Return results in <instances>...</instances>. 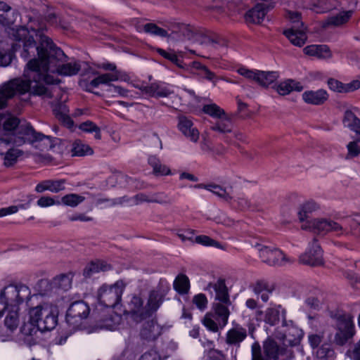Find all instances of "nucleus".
<instances>
[{
  "instance_id": "f257e3e1",
  "label": "nucleus",
  "mask_w": 360,
  "mask_h": 360,
  "mask_svg": "<svg viewBox=\"0 0 360 360\" xmlns=\"http://www.w3.org/2000/svg\"><path fill=\"white\" fill-rule=\"evenodd\" d=\"M32 34L13 44V51H20L25 60L30 59L24 70L25 79L16 78L4 84L0 89V109L6 105L8 99L15 94L30 92L34 96L51 98V89L47 85L55 84L57 79L49 75L56 71L63 76H73L81 70L82 63L72 60L59 64L66 57L51 38L44 34L43 28L30 27Z\"/></svg>"
},
{
  "instance_id": "f03ea898",
  "label": "nucleus",
  "mask_w": 360,
  "mask_h": 360,
  "mask_svg": "<svg viewBox=\"0 0 360 360\" xmlns=\"http://www.w3.org/2000/svg\"><path fill=\"white\" fill-rule=\"evenodd\" d=\"M1 122L3 134L13 139L16 146H20L26 142L41 141L46 137L42 134L36 133L25 120L22 121L13 115H4Z\"/></svg>"
},
{
  "instance_id": "7ed1b4c3",
  "label": "nucleus",
  "mask_w": 360,
  "mask_h": 360,
  "mask_svg": "<svg viewBox=\"0 0 360 360\" xmlns=\"http://www.w3.org/2000/svg\"><path fill=\"white\" fill-rule=\"evenodd\" d=\"M309 228L319 233L333 231L338 235H345L349 233L360 236V214H355L342 220V224H339L330 219H321L309 221Z\"/></svg>"
},
{
  "instance_id": "20e7f679",
  "label": "nucleus",
  "mask_w": 360,
  "mask_h": 360,
  "mask_svg": "<svg viewBox=\"0 0 360 360\" xmlns=\"http://www.w3.org/2000/svg\"><path fill=\"white\" fill-rule=\"evenodd\" d=\"M30 321L35 323L41 332L51 330L58 323V307L51 303H43L29 311Z\"/></svg>"
},
{
  "instance_id": "39448f33",
  "label": "nucleus",
  "mask_w": 360,
  "mask_h": 360,
  "mask_svg": "<svg viewBox=\"0 0 360 360\" xmlns=\"http://www.w3.org/2000/svg\"><path fill=\"white\" fill-rule=\"evenodd\" d=\"M30 295L31 291L27 285L11 284L1 291L0 300L6 309H16L25 300L30 298Z\"/></svg>"
},
{
  "instance_id": "423d86ee",
  "label": "nucleus",
  "mask_w": 360,
  "mask_h": 360,
  "mask_svg": "<svg viewBox=\"0 0 360 360\" xmlns=\"http://www.w3.org/2000/svg\"><path fill=\"white\" fill-rule=\"evenodd\" d=\"M125 287L122 280L116 281L113 285L103 284L98 290L99 303L106 307H115L121 301Z\"/></svg>"
},
{
  "instance_id": "0eeeda50",
  "label": "nucleus",
  "mask_w": 360,
  "mask_h": 360,
  "mask_svg": "<svg viewBox=\"0 0 360 360\" xmlns=\"http://www.w3.org/2000/svg\"><path fill=\"white\" fill-rule=\"evenodd\" d=\"M274 336L282 341L283 345L293 347L300 343L303 332L292 321L286 319L276 328Z\"/></svg>"
},
{
  "instance_id": "6e6552de",
  "label": "nucleus",
  "mask_w": 360,
  "mask_h": 360,
  "mask_svg": "<svg viewBox=\"0 0 360 360\" xmlns=\"http://www.w3.org/2000/svg\"><path fill=\"white\" fill-rule=\"evenodd\" d=\"M262 348L264 355L259 343L257 341L253 342L251 346L252 360H278L282 352V348L271 338H268L263 342Z\"/></svg>"
},
{
  "instance_id": "1a4fd4ad",
  "label": "nucleus",
  "mask_w": 360,
  "mask_h": 360,
  "mask_svg": "<svg viewBox=\"0 0 360 360\" xmlns=\"http://www.w3.org/2000/svg\"><path fill=\"white\" fill-rule=\"evenodd\" d=\"M124 314L129 321L136 324L153 316L147 306L143 305L142 298L138 295L132 296L124 310Z\"/></svg>"
},
{
  "instance_id": "9d476101",
  "label": "nucleus",
  "mask_w": 360,
  "mask_h": 360,
  "mask_svg": "<svg viewBox=\"0 0 360 360\" xmlns=\"http://www.w3.org/2000/svg\"><path fill=\"white\" fill-rule=\"evenodd\" d=\"M255 246L257 248L262 261L270 266H285L293 262L283 251L276 248L262 245L258 243Z\"/></svg>"
},
{
  "instance_id": "9b49d317",
  "label": "nucleus",
  "mask_w": 360,
  "mask_h": 360,
  "mask_svg": "<svg viewBox=\"0 0 360 360\" xmlns=\"http://www.w3.org/2000/svg\"><path fill=\"white\" fill-rule=\"evenodd\" d=\"M89 307L84 301H77L71 304L66 314V321L73 328H78L82 321L88 317Z\"/></svg>"
},
{
  "instance_id": "f8f14e48",
  "label": "nucleus",
  "mask_w": 360,
  "mask_h": 360,
  "mask_svg": "<svg viewBox=\"0 0 360 360\" xmlns=\"http://www.w3.org/2000/svg\"><path fill=\"white\" fill-rule=\"evenodd\" d=\"M299 260L300 263L311 266L323 264L322 250L316 238L309 244L307 251L300 256Z\"/></svg>"
},
{
  "instance_id": "ddd939ff",
  "label": "nucleus",
  "mask_w": 360,
  "mask_h": 360,
  "mask_svg": "<svg viewBox=\"0 0 360 360\" xmlns=\"http://www.w3.org/2000/svg\"><path fill=\"white\" fill-rule=\"evenodd\" d=\"M72 275L71 274H60L54 277L51 281L41 280V285L47 288V292H58V290L67 291L72 286Z\"/></svg>"
},
{
  "instance_id": "4468645a",
  "label": "nucleus",
  "mask_w": 360,
  "mask_h": 360,
  "mask_svg": "<svg viewBox=\"0 0 360 360\" xmlns=\"http://www.w3.org/2000/svg\"><path fill=\"white\" fill-rule=\"evenodd\" d=\"M354 335V326L350 318L343 317L339 320L338 331L335 342L338 345H345Z\"/></svg>"
},
{
  "instance_id": "2eb2a0df",
  "label": "nucleus",
  "mask_w": 360,
  "mask_h": 360,
  "mask_svg": "<svg viewBox=\"0 0 360 360\" xmlns=\"http://www.w3.org/2000/svg\"><path fill=\"white\" fill-rule=\"evenodd\" d=\"M102 68L105 70L112 71L113 72L100 75L90 82V86L95 88L101 84H108L110 82H115L122 78V72L117 70V67L114 63H103Z\"/></svg>"
},
{
  "instance_id": "dca6fc26",
  "label": "nucleus",
  "mask_w": 360,
  "mask_h": 360,
  "mask_svg": "<svg viewBox=\"0 0 360 360\" xmlns=\"http://www.w3.org/2000/svg\"><path fill=\"white\" fill-rule=\"evenodd\" d=\"M142 92L154 98H165L169 97L174 93L169 84L162 82H156L150 85H141L137 86Z\"/></svg>"
},
{
  "instance_id": "f3484780",
  "label": "nucleus",
  "mask_w": 360,
  "mask_h": 360,
  "mask_svg": "<svg viewBox=\"0 0 360 360\" xmlns=\"http://www.w3.org/2000/svg\"><path fill=\"white\" fill-rule=\"evenodd\" d=\"M178 121L179 131L191 141L196 143L199 139L200 133L192 120L188 117L181 115L178 117Z\"/></svg>"
},
{
  "instance_id": "a211bd4d",
  "label": "nucleus",
  "mask_w": 360,
  "mask_h": 360,
  "mask_svg": "<svg viewBox=\"0 0 360 360\" xmlns=\"http://www.w3.org/2000/svg\"><path fill=\"white\" fill-rule=\"evenodd\" d=\"M247 330L245 328L237 325L227 331L225 342L228 345L239 347L240 343L247 338Z\"/></svg>"
},
{
  "instance_id": "6ab92c4d",
  "label": "nucleus",
  "mask_w": 360,
  "mask_h": 360,
  "mask_svg": "<svg viewBox=\"0 0 360 360\" xmlns=\"http://www.w3.org/2000/svg\"><path fill=\"white\" fill-rule=\"evenodd\" d=\"M286 309L281 304L268 307L264 311V321L270 326H275L279 322L280 316L282 321L286 320Z\"/></svg>"
},
{
  "instance_id": "aec40b11",
  "label": "nucleus",
  "mask_w": 360,
  "mask_h": 360,
  "mask_svg": "<svg viewBox=\"0 0 360 360\" xmlns=\"http://www.w3.org/2000/svg\"><path fill=\"white\" fill-rule=\"evenodd\" d=\"M65 179H46L37 184L34 190L39 193L46 191L57 193L65 190Z\"/></svg>"
},
{
  "instance_id": "412c9836",
  "label": "nucleus",
  "mask_w": 360,
  "mask_h": 360,
  "mask_svg": "<svg viewBox=\"0 0 360 360\" xmlns=\"http://www.w3.org/2000/svg\"><path fill=\"white\" fill-rule=\"evenodd\" d=\"M211 288L215 292L216 302L231 303L229 290L224 279L219 278L214 283H210L207 286V290H210Z\"/></svg>"
},
{
  "instance_id": "4be33fe9",
  "label": "nucleus",
  "mask_w": 360,
  "mask_h": 360,
  "mask_svg": "<svg viewBox=\"0 0 360 360\" xmlns=\"http://www.w3.org/2000/svg\"><path fill=\"white\" fill-rule=\"evenodd\" d=\"M231 303L214 302L212 306L214 319L218 321L220 328H224L228 323V319L230 315L229 306Z\"/></svg>"
},
{
  "instance_id": "5701e85b",
  "label": "nucleus",
  "mask_w": 360,
  "mask_h": 360,
  "mask_svg": "<svg viewBox=\"0 0 360 360\" xmlns=\"http://www.w3.org/2000/svg\"><path fill=\"white\" fill-rule=\"evenodd\" d=\"M160 334L161 328L153 320L145 322L140 332L141 337L148 341L156 340Z\"/></svg>"
},
{
  "instance_id": "b1692460",
  "label": "nucleus",
  "mask_w": 360,
  "mask_h": 360,
  "mask_svg": "<svg viewBox=\"0 0 360 360\" xmlns=\"http://www.w3.org/2000/svg\"><path fill=\"white\" fill-rule=\"evenodd\" d=\"M302 99L306 103L319 105L324 103L328 98V94L326 90L306 91L302 95Z\"/></svg>"
},
{
  "instance_id": "393cba45",
  "label": "nucleus",
  "mask_w": 360,
  "mask_h": 360,
  "mask_svg": "<svg viewBox=\"0 0 360 360\" xmlns=\"http://www.w3.org/2000/svg\"><path fill=\"white\" fill-rule=\"evenodd\" d=\"M167 292L160 288L150 292L146 306L152 315L157 311L162 304Z\"/></svg>"
},
{
  "instance_id": "a878e982",
  "label": "nucleus",
  "mask_w": 360,
  "mask_h": 360,
  "mask_svg": "<svg viewBox=\"0 0 360 360\" xmlns=\"http://www.w3.org/2000/svg\"><path fill=\"white\" fill-rule=\"evenodd\" d=\"M301 26L302 27V29H299L294 26L283 32L285 36L292 44L300 47L303 46L307 40V35L304 32L305 28L304 27L302 22H301Z\"/></svg>"
},
{
  "instance_id": "bb28decb",
  "label": "nucleus",
  "mask_w": 360,
  "mask_h": 360,
  "mask_svg": "<svg viewBox=\"0 0 360 360\" xmlns=\"http://www.w3.org/2000/svg\"><path fill=\"white\" fill-rule=\"evenodd\" d=\"M254 293L260 297L264 302H267L269 300L270 295L272 294L274 288L265 281H257L251 286Z\"/></svg>"
},
{
  "instance_id": "cd10ccee",
  "label": "nucleus",
  "mask_w": 360,
  "mask_h": 360,
  "mask_svg": "<svg viewBox=\"0 0 360 360\" xmlns=\"http://www.w3.org/2000/svg\"><path fill=\"white\" fill-rule=\"evenodd\" d=\"M303 51L306 55L315 56L319 59H327L332 56L331 51L326 45H309L306 46Z\"/></svg>"
},
{
  "instance_id": "c85d7f7f",
  "label": "nucleus",
  "mask_w": 360,
  "mask_h": 360,
  "mask_svg": "<svg viewBox=\"0 0 360 360\" xmlns=\"http://www.w3.org/2000/svg\"><path fill=\"white\" fill-rule=\"evenodd\" d=\"M194 188H205L219 198H221L224 201L227 202H230L233 199V197L230 195V193L226 191V188L222 186L215 184H199L194 186Z\"/></svg>"
},
{
  "instance_id": "c756f323",
  "label": "nucleus",
  "mask_w": 360,
  "mask_h": 360,
  "mask_svg": "<svg viewBox=\"0 0 360 360\" xmlns=\"http://www.w3.org/2000/svg\"><path fill=\"white\" fill-rule=\"evenodd\" d=\"M303 86L298 82L293 79H286L280 82L276 86V91L281 96H285L291 93L292 91H301Z\"/></svg>"
},
{
  "instance_id": "7c9ffc66",
  "label": "nucleus",
  "mask_w": 360,
  "mask_h": 360,
  "mask_svg": "<svg viewBox=\"0 0 360 360\" xmlns=\"http://www.w3.org/2000/svg\"><path fill=\"white\" fill-rule=\"evenodd\" d=\"M111 269V266L105 262L97 260L88 264L84 269L83 274L86 278H90L94 274L101 271H106Z\"/></svg>"
},
{
  "instance_id": "2f4dec72",
  "label": "nucleus",
  "mask_w": 360,
  "mask_h": 360,
  "mask_svg": "<svg viewBox=\"0 0 360 360\" xmlns=\"http://www.w3.org/2000/svg\"><path fill=\"white\" fill-rule=\"evenodd\" d=\"M345 127L360 135V120L351 110H346L342 120Z\"/></svg>"
},
{
  "instance_id": "473e14b6",
  "label": "nucleus",
  "mask_w": 360,
  "mask_h": 360,
  "mask_svg": "<svg viewBox=\"0 0 360 360\" xmlns=\"http://www.w3.org/2000/svg\"><path fill=\"white\" fill-rule=\"evenodd\" d=\"M7 310L8 311V313L5 319V326L7 328V331L5 334H10L11 337V333L17 328L18 326V308H10Z\"/></svg>"
},
{
  "instance_id": "72a5a7b5",
  "label": "nucleus",
  "mask_w": 360,
  "mask_h": 360,
  "mask_svg": "<svg viewBox=\"0 0 360 360\" xmlns=\"http://www.w3.org/2000/svg\"><path fill=\"white\" fill-rule=\"evenodd\" d=\"M148 162L153 167V172L155 175L164 176L170 174V169L165 165L162 164L159 158L155 155L150 156Z\"/></svg>"
},
{
  "instance_id": "f704fd0d",
  "label": "nucleus",
  "mask_w": 360,
  "mask_h": 360,
  "mask_svg": "<svg viewBox=\"0 0 360 360\" xmlns=\"http://www.w3.org/2000/svg\"><path fill=\"white\" fill-rule=\"evenodd\" d=\"M352 15V11L340 12L335 15L328 18L325 22V25H332L335 27L340 26L346 23L349 20Z\"/></svg>"
},
{
  "instance_id": "c9c22d12",
  "label": "nucleus",
  "mask_w": 360,
  "mask_h": 360,
  "mask_svg": "<svg viewBox=\"0 0 360 360\" xmlns=\"http://www.w3.org/2000/svg\"><path fill=\"white\" fill-rule=\"evenodd\" d=\"M278 77V72L276 71L258 70L257 82L261 86H268L276 81Z\"/></svg>"
},
{
  "instance_id": "e433bc0d",
  "label": "nucleus",
  "mask_w": 360,
  "mask_h": 360,
  "mask_svg": "<svg viewBox=\"0 0 360 360\" xmlns=\"http://www.w3.org/2000/svg\"><path fill=\"white\" fill-rule=\"evenodd\" d=\"M11 8L5 2L0 1V24L9 26L14 22Z\"/></svg>"
},
{
  "instance_id": "4c0bfd02",
  "label": "nucleus",
  "mask_w": 360,
  "mask_h": 360,
  "mask_svg": "<svg viewBox=\"0 0 360 360\" xmlns=\"http://www.w3.org/2000/svg\"><path fill=\"white\" fill-rule=\"evenodd\" d=\"M193 69L197 70V74L202 78L212 82L213 85H216L217 77L214 72L210 71L206 66L198 62L193 63Z\"/></svg>"
},
{
  "instance_id": "58836bf2",
  "label": "nucleus",
  "mask_w": 360,
  "mask_h": 360,
  "mask_svg": "<svg viewBox=\"0 0 360 360\" xmlns=\"http://www.w3.org/2000/svg\"><path fill=\"white\" fill-rule=\"evenodd\" d=\"M173 286L179 294H187L190 289V281L188 276L185 274L178 275L174 281Z\"/></svg>"
},
{
  "instance_id": "ea45409f",
  "label": "nucleus",
  "mask_w": 360,
  "mask_h": 360,
  "mask_svg": "<svg viewBox=\"0 0 360 360\" xmlns=\"http://www.w3.org/2000/svg\"><path fill=\"white\" fill-rule=\"evenodd\" d=\"M319 208L318 205L314 201H308L302 205L298 212L299 219L301 221L307 220L309 214L311 213Z\"/></svg>"
},
{
  "instance_id": "a19ab883",
  "label": "nucleus",
  "mask_w": 360,
  "mask_h": 360,
  "mask_svg": "<svg viewBox=\"0 0 360 360\" xmlns=\"http://www.w3.org/2000/svg\"><path fill=\"white\" fill-rule=\"evenodd\" d=\"M214 124L211 126L210 129L213 131H218L221 134L232 132V123L228 118H219Z\"/></svg>"
},
{
  "instance_id": "79ce46f5",
  "label": "nucleus",
  "mask_w": 360,
  "mask_h": 360,
  "mask_svg": "<svg viewBox=\"0 0 360 360\" xmlns=\"http://www.w3.org/2000/svg\"><path fill=\"white\" fill-rule=\"evenodd\" d=\"M84 200L85 198L82 195L76 193H70L62 197L60 202L66 206L75 207L84 202Z\"/></svg>"
},
{
  "instance_id": "37998d69",
  "label": "nucleus",
  "mask_w": 360,
  "mask_h": 360,
  "mask_svg": "<svg viewBox=\"0 0 360 360\" xmlns=\"http://www.w3.org/2000/svg\"><path fill=\"white\" fill-rule=\"evenodd\" d=\"M72 155L84 156L92 154L93 150L88 145L83 143L80 141H76L72 145Z\"/></svg>"
},
{
  "instance_id": "c03bdc74",
  "label": "nucleus",
  "mask_w": 360,
  "mask_h": 360,
  "mask_svg": "<svg viewBox=\"0 0 360 360\" xmlns=\"http://www.w3.org/2000/svg\"><path fill=\"white\" fill-rule=\"evenodd\" d=\"M173 32L179 33L186 39H190L193 37L195 30L190 25L181 23L174 27Z\"/></svg>"
},
{
  "instance_id": "a18cd8bd",
  "label": "nucleus",
  "mask_w": 360,
  "mask_h": 360,
  "mask_svg": "<svg viewBox=\"0 0 360 360\" xmlns=\"http://www.w3.org/2000/svg\"><path fill=\"white\" fill-rule=\"evenodd\" d=\"M202 111L214 118H221L225 115V112L215 103L205 105Z\"/></svg>"
},
{
  "instance_id": "49530a36",
  "label": "nucleus",
  "mask_w": 360,
  "mask_h": 360,
  "mask_svg": "<svg viewBox=\"0 0 360 360\" xmlns=\"http://www.w3.org/2000/svg\"><path fill=\"white\" fill-rule=\"evenodd\" d=\"M347 154L346 159L349 160L358 156L360 154V135H357V138L352 141H350L347 145Z\"/></svg>"
},
{
  "instance_id": "de8ad7c7",
  "label": "nucleus",
  "mask_w": 360,
  "mask_h": 360,
  "mask_svg": "<svg viewBox=\"0 0 360 360\" xmlns=\"http://www.w3.org/2000/svg\"><path fill=\"white\" fill-rule=\"evenodd\" d=\"M143 30L146 33H148V34H150L152 35L158 36V37H167V30L158 27L155 23H152V22L146 23V25H143Z\"/></svg>"
},
{
  "instance_id": "09e8293b",
  "label": "nucleus",
  "mask_w": 360,
  "mask_h": 360,
  "mask_svg": "<svg viewBox=\"0 0 360 360\" xmlns=\"http://www.w3.org/2000/svg\"><path fill=\"white\" fill-rule=\"evenodd\" d=\"M79 128L83 131L95 132V138L98 140L101 138L100 128L91 121H86L81 123Z\"/></svg>"
},
{
  "instance_id": "8fccbe9b",
  "label": "nucleus",
  "mask_w": 360,
  "mask_h": 360,
  "mask_svg": "<svg viewBox=\"0 0 360 360\" xmlns=\"http://www.w3.org/2000/svg\"><path fill=\"white\" fill-rule=\"evenodd\" d=\"M213 319H214V316L212 313H207L202 320V323L204 326L212 332H217L219 330V325L218 321H215Z\"/></svg>"
},
{
  "instance_id": "3c124183",
  "label": "nucleus",
  "mask_w": 360,
  "mask_h": 360,
  "mask_svg": "<svg viewBox=\"0 0 360 360\" xmlns=\"http://www.w3.org/2000/svg\"><path fill=\"white\" fill-rule=\"evenodd\" d=\"M150 198L151 203H158L162 205L172 203V200L163 192L150 193Z\"/></svg>"
},
{
  "instance_id": "603ef678",
  "label": "nucleus",
  "mask_w": 360,
  "mask_h": 360,
  "mask_svg": "<svg viewBox=\"0 0 360 360\" xmlns=\"http://www.w3.org/2000/svg\"><path fill=\"white\" fill-rule=\"evenodd\" d=\"M158 53L164 57L165 58L170 60L172 63L175 64L176 66L181 68L182 61L178 58L174 51L167 52L162 49H157Z\"/></svg>"
},
{
  "instance_id": "864d4df0",
  "label": "nucleus",
  "mask_w": 360,
  "mask_h": 360,
  "mask_svg": "<svg viewBox=\"0 0 360 360\" xmlns=\"http://www.w3.org/2000/svg\"><path fill=\"white\" fill-rule=\"evenodd\" d=\"M21 333L25 336H33L37 334L38 331H40L38 326L35 325V323H32V321L29 320V322L25 323L21 327Z\"/></svg>"
},
{
  "instance_id": "5fc2aeb1",
  "label": "nucleus",
  "mask_w": 360,
  "mask_h": 360,
  "mask_svg": "<svg viewBox=\"0 0 360 360\" xmlns=\"http://www.w3.org/2000/svg\"><path fill=\"white\" fill-rule=\"evenodd\" d=\"M21 151L17 149L8 150L5 155V165L6 166H11L13 165L17 158L20 155Z\"/></svg>"
},
{
  "instance_id": "6e6d98bb",
  "label": "nucleus",
  "mask_w": 360,
  "mask_h": 360,
  "mask_svg": "<svg viewBox=\"0 0 360 360\" xmlns=\"http://www.w3.org/2000/svg\"><path fill=\"white\" fill-rule=\"evenodd\" d=\"M193 303L201 311L205 310L207 306V299L205 295L199 293L193 298Z\"/></svg>"
},
{
  "instance_id": "4d7b16f0",
  "label": "nucleus",
  "mask_w": 360,
  "mask_h": 360,
  "mask_svg": "<svg viewBox=\"0 0 360 360\" xmlns=\"http://www.w3.org/2000/svg\"><path fill=\"white\" fill-rule=\"evenodd\" d=\"M194 242L206 246L219 247V244L217 241L207 236H196L195 237Z\"/></svg>"
},
{
  "instance_id": "13d9d810",
  "label": "nucleus",
  "mask_w": 360,
  "mask_h": 360,
  "mask_svg": "<svg viewBox=\"0 0 360 360\" xmlns=\"http://www.w3.org/2000/svg\"><path fill=\"white\" fill-rule=\"evenodd\" d=\"M53 110L57 119L59 118V117L68 115L69 112L68 106L62 102H58L53 107Z\"/></svg>"
},
{
  "instance_id": "bf43d9fd",
  "label": "nucleus",
  "mask_w": 360,
  "mask_h": 360,
  "mask_svg": "<svg viewBox=\"0 0 360 360\" xmlns=\"http://www.w3.org/2000/svg\"><path fill=\"white\" fill-rule=\"evenodd\" d=\"M134 197L129 198L127 195L113 198L111 200V206L115 205H135L134 202Z\"/></svg>"
},
{
  "instance_id": "052dcab7",
  "label": "nucleus",
  "mask_w": 360,
  "mask_h": 360,
  "mask_svg": "<svg viewBox=\"0 0 360 360\" xmlns=\"http://www.w3.org/2000/svg\"><path fill=\"white\" fill-rule=\"evenodd\" d=\"M237 72L238 74L243 76L244 77H245L248 79L254 80L257 82V77L258 70H252L247 69L244 67H242V68H238L237 70Z\"/></svg>"
},
{
  "instance_id": "680f3d73",
  "label": "nucleus",
  "mask_w": 360,
  "mask_h": 360,
  "mask_svg": "<svg viewBox=\"0 0 360 360\" xmlns=\"http://www.w3.org/2000/svg\"><path fill=\"white\" fill-rule=\"evenodd\" d=\"M38 206L46 207L53 205H60V201H56L53 198L50 196H42L37 202Z\"/></svg>"
},
{
  "instance_id": "e2e57ef3",
  "label": "nucleus",
  "mask_w": 360,
  "mask_h": 360,
  "mask_svg": "<svg viewBox=\"0 0 360 360\" xmlns=\"http://www.w3.org/2000/svg\"><path fill=\"white\" fill-rule=\"evenodd\" d=\"M265 13L263 10L255 8L249 12V17L252 18L253 22L259 23L260 20L264 18Z\"/></svg>"
},
{
  "instance_id": "0e129e2a",
  "label": "nucleus",
  "mask_w": 360,
  "mask_h": 360,
  "mask_svg": "<svg viewBox=\"0 0 360 360\" xmlns=\"http://www.w3.org/2000/svg\"><path fill=\"white\" fill-rule=\"evenodd\" d=\"M328 85L332 91L344 93V84L337 79H329Z\"/></svg>"
},
{
  "instance_id": "69168bd1",
  "label": "nucleus",
  "mask_w": 360,
  "mask_h": 360,
  "mask_svg": "<svg viewBox=\"0 0 360 360\" xmlns=\"http://www.w3.org/2000/svg\"><path fill=\"white\" fill-rule=\"evenodd\" d=\"M45 20L51 25L57 26L60 22L58 15L52 11H48L44 15Z\"/></svg>"
},
{
  "instance_id": "338daca9",
  "label": "nucleus",
  "mask_w": 360,
  "mask_h": 360,
  "mask_svg": "<svg viewBox=\"0 0 360 360\" xmlns=\"http://www.w3.org/2000/svg\"><path fill=\"white\" fill-rule=\"evenodd\" d=\"M347 355L352 360H360V339L359 341L354 345V349L348 350Z\"/></svg>"
},
{
  "instance_id": "774afa93",
  "label": "nucleus",
  "mask_w": 360,
  "mask_h": 360,
  "mask_svg": "<svg viewBox=\"0 0 360 360\" xmlns=\"http://www.w3.org/2000/svg\"><path fill=\"white\" fill-rule=\"evenodd\" d=\"M207 356L210 360H226V356L222 352L215 349H211L208 352Z\"/></svg>"
}]
</instances>
